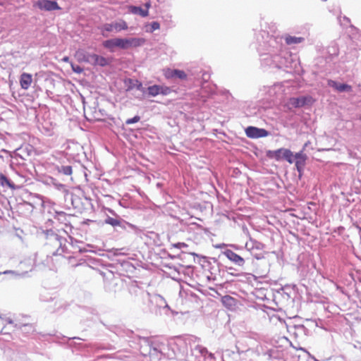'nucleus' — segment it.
I'll list each match as a JSON object with an SVG mask.
<instances>
[{
	"mask_svg": "<svg viewBox=\"0 0 361 361\" xmlns=\"http://www.w3.org/2000/svg\"><path fill=\"white\" fill-rule=\"evenodd\" d=\"M145 6L146 7V9H149V8L150 7V3L149 2H147L145 4Z\"/></svg>",
	"mask_w": 361,
	"mask_h": 361,
	"instance_id": "6e6d98bb",
	"label": "nucleus"
},
{
	"mask_svg": "<svg viewBox=\"0 0 361 361\" xmlns=\"http://www.w3.org/2000/svg\"><path fill=\"white\" fill-rule=\"evenodd\" d=\"M102 45L104 48L109 49L111 52L114 51L116 47L119 48L118 38H113L103 42Z\"/></svg>",
	"mask_w": 361,
	"mask_h": 361,
	"instance_id": "bb28decb",
	"label": "nucleus"
},
{
	"mask_svg": "<svg viewBox=\"0 0 361 361\" xmlns=\"http://www.w3.org/2000/svg\"><path fill=\"white\" fill-rule=\"evenodd\" d=\"M54 170L57 173L61 176H71L73 173V166L71 164H59L54 166Z\"/></svg>",
	"mask_w": 361,
	"mask_h": 361,
	"instance_id": "6ab92c4d",
	"label": "nucleus"
},
{
	"mask_svg": "<svg viewBox=\"0 0 361 361\" xmlns=\"http://www.w3.org/2000/svg\"><path fill=\"white\" fill-rule=\"evenodd\" d=\"M131 348L139 347L140 354L149 356L152 361H159L163 355L164 344L154 337H141L134 335L132 340H128Z\"/></svg>",
	"mask_w": 361,
	"mask_h": 361,
	"instance_id": "7ed1b4c3",
	"label": "nucleus"
},
{
	"mask_svg": "<svg viewBox=\"0 0 361 361\" xmlns=\"http://www.w3.org/2000/svg\"><path fill=\"white\" fill-rule=\"evenodd\" d=\"M0 185L5 188H9L12 190H15V187L13 183V178H8L6 175L0 173Z\"/></svg>",
	"mask_w": 361,
	"mask_h": 361,
	"instance_id": "cd10ccee",
	"label": "nucleus"
},
{
	"mask_svg": "<svg viewBox=\"0 0 361 361\" xmlns=\"http://www.w3.org/2000/svg\"><path fill=\"white\" fill-rule=\"evenodd\" d=\"M259 262H253L257 268V273L259 277H265L269 272L270 264L267 259L263 257L262 259H259Z\"/></svg>",
	"mask_w": 361,
	"mask_h": 361,
	"instance_id": "2eb2a0df",
	"label": "nucleus"
},
{
	"mask_svg": "<svg viewBox=\"0 0 361 361\" xmlns=\"http://www.w3.org/2000/svg\"><path fill=\"white\" fill-rule=\"evenodd\" d=\"M264 247V244L250 238V240L245 243L244 248L249 252L254 258L259 260L262 259L263 257H264L262 252Z\"/></svg>",
	"mask_w": 361,
	"mask_h": 361,
	"instance_id": "423d86ee",
	"label": "nucleus"
},
{
	"mask_svg": "<svg viewBox=\"0 0 361 361\" xmlns=\"http://www.w3.org/2000/svg\"><path fill=\"white\" fill-rule=\"evenodd\" d=\"M107 210L114 217L118 216L113 209H108Z\"/></svg>",
	"mask_w": 361,
	"mask_h": 361,
	"instance_id": "3c124183",
	"label": "nucleus"
},
{
	"mask_svg": "<svg viewBox=\"0 0 361 361\" xmlns=\"http://www.w3.org/2000/svg\"><path fill=\"white\" fill-rule=\"evenodd\" d=\"M129 290L130 293L140 295L142 298L147 297L150 302L156 304V305L158 306L159 308H169L165 299L160 295H154L152 296H150V294L149 293L144 291L142 289L140 288L135 285L130 286Z\"/></svg>",
	"mask_w": 361,
	"mask_h": 361,
	"instance_id": "20e7f679",
	"label": "nucleus"
},
{
	"mask_svg": "<svg viewBox=\"0 0 361 361\" xmlns=\"http://www.w3.org/2000/svg\"><path fill=\"white\" fill-rule=\"evenodd\" d=\"M344 19L346 20L347 21H349V18H348L347 17H344Z\"/></svg>",
	"mask_w": 361,
	"mask_h": 361,
	"instance_id": "052dcab7",
	"label": "nucleus"
},
{
	"mask_svg": "<svg viewBox=\"0 0 361 361\" xmlns=\"http://www.w3.org/2000/svg\"><path fill=\"white\" fill-rule=\"evenodd\" d=\"M4 321H5V322H6V324H13L14 327H15V323H20V322H19V321H18V320H16H16H13V319H11V318H10V317H6V318H4Z\"/></svg>",
	"mask_w": 361,
	"mask_h": 361,
	"instance_id": "c03bdc74",
	"label": "nucleus"
},
{
	"mask_svg": "<svg viewBox=\"0 0 361 361\" xmlns=\"http://www.w3.org/2000/svg\"><path fill=\"white\" fill-rule=\"evenodd\" d=\"M74 339H77V340H82L79 337H73V338H68V341H70L71 340H74Z\"/></svg>",
	"mask_w": 361,
	"mask_h": 361,
	"instance_id": "5fc2aeb1",
	"label": "nucleus"
},
{
	"mask_svg": "<svg viewBox=\"0 0 361 361\" xmlns=\"http://www.w3.org/2000/svg\"><path fill=\"white\" fill-rule=\"evenodd\" d=\"M307 145H308V143H307V142H306V143L304 145V147H303V148H302V152L305 150V149L306 148V147L307 146Z\"/></svg>",
	"mask_w": 361,
	"mask_h": 361,
	"instance_id": "4d7b16f0",
	"label": "nucleus"
},
{
	"mask_svg": "<svg viewBox=\"0 0 361 361\" xmlns=\"http://www.w3.org/2000/svg\"><path fill=\"white\" fill-rule=\"evenodd\" d=\"M1 274V273L0 272V274Z\"/></svg>",
	"mask_w": 361,
	"mask_h": 361,
	"instance_id": "e2e57ef3",
	"label": "nucleus"
},
{
	"mask_svg": "<svg viewBox=\"0 0 361 361\" xmlns=\"http://www.w3.org/2000/svg\"><path fill=\"white\" fill-rule=\"evenodd\" d=\"M255 47L259 56L262 66L269 68L281 69L291 73L296 68L298 61L283 45L298 44L303 42L305 38L285 35L283 37L271 35L264 30L256 34Z\"/></svg>",
	"mask_w": 361,
	"mask_h": 361,
	"instance_id": "f257e3e1",
	"label": "nucleus"
},
{
	"mask_svg": "<svg viewBox=\"0 0 361 361\" xmlns=\"http://www.w3.org/2000/svg\"><path fill=\"white\" fill-rule=\"evenodd\" d=\"M150 32H153L154 31L159 30L160 28V24L157 21H153L150 24Z\"/></svg>",
	"mask_w": 361,
	"mask_h": 361,
	"instance_id": "58836bf2",
	"label": "nucleus"
},
{
	"mask_svg": "<svg viewBox=\"0 0 361 361\" xmlns=\"http://www.w3.org/2000/svg\"><path fill=\"white\" fill-rule=\"evenodd\" d=\"M32 82V75L30 73H23L20 77V85L22 89L28 90Z\"/></svg>",
	"mask_w": 361,
	"mask_h": 361,
	"instance_id": "412c9836",
	"label": "nucleus"
},
{
	"mask_svg": "<svg viewBox=\"0 0 361 361\" xmlns=\"http://www.w3.org/2000/svg\"><path fill=\"white\" fill-rule=\"evenodd\" d=\"M245 135L251 139L265 137L271 135V133L264 128H259L255 126H248L245 129Z\"/></svg>",
	"mask_w": 361,
	"mask_h": 361,
	"instance_id": "9d476101",
	"label": "nucleus"
},
{
	"mask_svg": "<svg viewBox=\"0 0 361 361\" xmlns=\"http://www.w3.org/2000/svg\"><path fill=\"white\" fill-rule=\"evenodd\" d=\"M263 355L271 361H287L288 353L280 347H274L264 352ZM299 355H293V361H299Z\"/></svg>",
	"mask_w": 361,
	"mask_h": 361,
	"instance_id": "39448f33",
	"label": "nucleus"
},
{
	"mask_svg": "<svg viewBox=\"0 0 361 361\" xmlns=\"http://www.w3.org/2000/svg\"><path fill=\"white\" fill-rule=\"evenodd\" d=\"M194 350L195 352H198L202 356H206V355L208 353L207 349L200 345H197L195 347Z\"/></svg>",
	"mask_w": 361,
	"mask_h": 361,
	"instance_id": "c9c22d12",
	"label": "nucleus"
},
{
	"mask_svg": "<svg viewBox=\"0 0 361 361\" xmlns=\"http://www.w3.org/2000/svg\"><path fill=\"white\" fill-rule=\"evenodd\" d=\"M4 274H11L12 276H16L19 274L11 270H7L3 272Z\"/></svg>",
	"mask_w": 361,
	"mask_h": 361,
	"instance_id": "09e8293b",
	"label": "nucleus"
},
{
	"mask_svg": "<svg viewBox=\"0 0 361 361\" xmlns=\"http://www.w3.org/2000/svg\"><path fill=\"white\" fill-rule=\"evenodd\" d=\"M229 247H232L234 250L237 251H244V248L240 245H235V244H230Z\"/></svg>",
	"mask_w": 361,
	"mask_h": 361,
	"instance_id": "a18cd8bd",
	"label": "nucleus"
},
{
	"mask_svg": "<svg viewBox=\"0 0 361 361\" xmlns=\"http://www.w3.org/2000/svg\"><path fill=\"white\" fill-rule=\"evenodd\" d=\"M172 246L175 248L178 249H183V248H187L188 245L185 243H176L174 244H172Z\"/></svg>",
	"mask_w": 361,
	"mask_h": 361,
	"instance_id": "37998d69",
	"label": "nucleus"
},
{
	"mask_svg": "<svg viewBox=\"0 0 361 361\" xmlns=\"http://www.w3.org/2000/svg\"><path fill=\"white\" fill-rule=\"evenodd\" d=\"M328 85L338 92H350L352 91V87L350 85L345 83H339L333 80H329Z\"/></svg>",
	"mask_w": 361,
	"mask_h": 361,
	"instance_id": "a211bd4d",
	"label": "nucleus"
},
{
	"mask_svg": "<svg viewBox=\"0 0 361 361\" xmlns=\"http://www.w3.org/2000/svg\"><path fill=\"white\" fill-rule=\"evenodd\" d=\"M221 302L225 307L232 308L235 305V300L233 297L226 295L221 298Z\"/></svg>",
	"mask_w": 361,
	"mask_h": 361,
	"instance_id": "c85d7f7f",
	"label": "nucleus"
},
{
	"mask_svg": "<svg viewBox=\"0 0 361 361\" xmlns=\"http://www.w3.org/2000/svg\"><path fill=\"white\" fill-rule=\"evenodd\" d=\"M45 235V249L48 252L47 257L89 252V250L80 246L82 244V242L73 240L71 237H69L70 242H68L66 238L59 235L53 230H47Z\"/></svg>",
	"mask_w": 361,
	"mask_h": 361,
	"instance_id": "f03ea898",
	"label": "nucleus"
},
{
	"mask_svg": "<svg viewBox=\"0 0 361 361\" xmlns=\"http://www.w3.org/2000/svg\"><path fill=\"white\" fill-rule=\"evenodd\" d=\"M123 219H122L120 216L115 217L107 216L104 219V224L110 225L114 228H120L121 226V222H123Z\"/></svg>",
	"mask_w": 361,
	"mask_h": 361,
	"instance_id": "393cba45",
	"label": "nucleus"
},
{
	"mask_svg": "<svg viewBox=\"0 0 361 361\" xmlns=\"http://www.w3.org/2000/svg\"><path fill=\"white\" fill-rule=\"evenodd\" d=\"M15 328L20 329L26 336L35 331V327L32 324L28 323H15Z\"/></svg>",
	"mask_w": 361,
	"mask_h": 361,
	"instance_id": "b1692460",
	"label": "nucleus"
},
{
	"mask_svg": "<svg viewBox=\"0 0 361 361\" xmlns=\"http://www.w3.org/2000/svg\"><path fill=\"white\" fill-rule=\"evenodd\" d=\"M72 70L76 73H80L83 71V68L78 64L71 63Z\"/></svg>",
	"mask_w": 361,
	"mask_h": 361,
	"instance_id": "a19ab883",
	"label": "nucleus"
},
{
	"mask_svg": "<svg viewBox=\"0 0 361 361\" xmlns=\"http://www.w3.org/2000/svg\"><path fill=\"white\" fill-rule=\"evenodd\" d=\"M147 94L151 97H156L159 94V85H150L147 88Z\"/></svg>",
	"mask_w": 361,
	"mask_h": 361,
	"instance_id": "473e14b6",
	"label": "nucleus"
},
{
	"mask_svg": "<svg viewBox=\"0 0 361 361\" xmlns=\"http://www.w3.org/2000/svg\"><path fill=\"white\" fill-rule=\"evenodd\" d=\"M202 78L203 80L207 81L210 78V75L207 72H204L202 75Z\"/></svg>",
	"mask_w": 361,
	"mask_h": 361,
	"instance_id": "de8ad7c7",
	"label": "nucleus"
},
{
	"mask_svg": "<svg viewBox=\"0 0 361 361\" xmlns=\"http://www.w3.org/2000/svg\"><path fill=\"white\" fill-rule=\"evenodd\" d=\"M12 178L15 190L21 188L28 180L25 173L17 171H14Z\"/></svg>",
	"mask_w": 361,
	"mask_h": 361,
	"instance_id": "f3484780",
	"label": "nucleus"
},
{
	"mask_svg": "<svg viewBox=\"0 0 361 361\" xmlns=\"http://www.w3.org/2000/svg\"><path fill=\"white\" fill-rule=\"evenodd\" d=\"M120 228L124 231L134 234H138L141 232V230L137 226L130 224L124 219L123 222H121Z\"/></svg>",
	"mask_w": 361,
	"mask_h": 361,
	"instance_id": "4be33fe9",
	"label": "nucleus"
},
{
	"mask_svg": "<svg viewBox=\"0 0 361 361\" xmlns=\"http://www.w3.org/2000/svg\"><path fill=\"white\" fill-rule=\"evenodd\" d=\"M164 76L167 79L174 78L173 69L168 68L165 71Z\"/></svg>",
	"mask_w": 361,
	"mask_h": 361,
	"instance_id": "ea45409f",
	"label": "nucleus"
},
{
	"mask_svg": "<svg viewBox=\"0 0 361 361\" xmlns=\"http://www.w3.org/2000/svg\"><path fill=\"white\" fill-rule=\"evenodd\" d=\"M1 334H7L8 332L6 331V326H4L0 331Z\"/></svg>",
	"mask_w": 361,
	"mask_h": 361,
	"instance_id": "864d4df0",
	"label": "nucleus"
},
{
	"mask_svg": "<svg viewBox=\"0 0 361 361\" xmlns=\"http://www.w3.org/2000/svg\"><path fill=\"white\" fill-rule=\"evenodd\" d=\"M130 12L134 14H139L142 17H146L148 16L147 9H142L141 7L132 6L130 9Z\"/></svg>",
	"mask_w": 361,
	"mask_h": 361,
	"instance_id": "7c9ffc66",
	"label": "nucleus"
},
{
	"mask_svg": "<svg viewBox=\"0 0 361 361\" xmlns=\"http://www.w3.org/2000/svg\"><path fill=\"white\" fill-rule=\"evenodd\" d=\"M127 23L123 20L114 21L110 23H105L102 25L101 30L103 36H105L104 32H119L122 30H128Z\"/></svg>",
	"mask_w": 361,
	"mask_h": 361,
	"instance_id": "6e6552de",
	"label": "nucleus"
},
{
	"mask_svg": "<svg viewBox=\"0 0 361 361\" xmlns=\"http://www.w3.org/2000/svg\"><path fill=\"white\" fill-rule=\"evenodd\" d=\"M357 50H353V52H352V56H348V54L346 55V57L345 59L343 60V61H353L355 58H357Z\"/></svg>",
	"mask_w": 361,
	"mask_h": 361,
	"instance_id": "79ce46f5",
	"label": "nucleus"
},
{
	"mask_svg": "<svg viewBox=\"0 0 361 361\" xmlns=\"http://www.w3.org/2000/svg\"><path fill=\"white\" fill-rule=\"evenodd\" d=\"M301 350L305 351L302 348H300Z\"/></svg>",
	"mask_w": 361,
	"mask_h": 361,
	"instance_id": "680f3d73",
	"label": "nucleus"
},
{
	"mask_svg": "<svg viewBox=\"0 0 361 361\" xmlns=\"http://www.w3.org/2000/svg\"><path fill=\"white\" fill-rule=\"evenodd\" d=\"M36 5L40 10L46 11H52L61 9L58 3L56 1L52 0H39Z\"/></svg>",
	"mask_w": 361,
	"mask_h": 361,
	"instance_id": "dca6fc26",
	"label": "nucleus"
},
{
	"mask_svg": "<svg viewBox=\"0 0 361 361\" xmlns=\"http://www.w3.org/2000/svg\"><path fill=\"white\" fill-rule=\"evenodd\" d=\"M102 324L106 326L107 329L110 331L114 333L119 337H127L129 340H132L134 336V332L130 329H125L123 326H116V325H106L104 323L102 322Z\"/></svg>",
	"mask_w": 361,
	"mask_h": 361,
	"instance_id": "9b49d317",
	"label": "nucleus"
},
{
	"mask_svg": "<svg viewBox=\"0 0 361 361\" xmlns=\"http://www.w3.org/2000/svg\"><path fill=\"white\" fill-rule=\"evenodd\" d=\"M52 185L56 190L61 191L63 192H67L68 190L66 186L64 184L59 183L55 178H50V183Z\"/></svg>",
	"mask_w": 361,
	"mask_h": 361,
	"instance_id": "2f4dec72",
	"label": "nucleus"
},
{
	"mask_svg": "<svg viewBox=\"0 0 361 361\" xmlns=\"http://www.w3.org/2000/svg\"><path fill=\"white\" fill-rule=\"evenodd\" d=\"M140 120V116L138 115L135 116L131 118H128L126 120V123L127 125L133 124L138 122Z\"/></svg>",
	"mask_w": 361,
	"mask_h": 361,
	"instance_id": "4c0bfd02",
	"label": "nucleus"
},
{
	"mask_svg": "<svg viewBox=\"0 0 361 361\" xmlns=\"http://www.w3.org/2000/svg\"><path fill=\"white\" fill-rule=\"evenodd\" d=\"M63 61H68V57H67V56H66V57H64V58H63Z\"/></svg>",
	"mask_w": 361,
	"mask_h": 361,
	"instance_id": "13d9d810",
	"label": "nucleus"
},
{
	"mask_svg": "<svg viewBox=\"0 0 361 361\" xmlns=\"http://www.w3.org/2000/svg\"><path fill=\"white\" fill-rule=\"evenodd\" d=\"M326 53L328 56H326V60L331 61L335 56H337L339 54V49L338 45L336 43H331L326 48Z\"/></svg>",
	"mask_w": 361,
	"mask_h": 361,
	"instance_id": "a878e982",
	"label": "nucleus"
},
{
	"mask_svg": "<svg viewBox=\"0 0 361 361\" xmlns=\"http://www.w3.org/2000/svg\"><path fill=\"white\" fill-rule=\"evenodd\" d=\"M221 254L226 257L231 262L238 267H243L245 263V259L240 255L234 252L230 249H225Z\"/></svg>",
	"mask_w": 361,
	"mask_h": 361,
	"instance_id": "ddd939ff",
	"label": "nucleus"
},
{
	"mask_svg": "<svg viewBox=\"0 0 361 361\" xmlns=\"http://www.w3.org/2000/svg\"><path fill=\"white\" fill-rule=\"evenodd\" d=\"M173 90L171 87L165 86V85H159V94L163 96H167L172 92Z\"/></svg>",
	"mask_w": 361,
	"mask_h": 361,
	"instance_id": "f704fd0d",
	"label": "nucleus"
},
{
	"mask_svg": "<svg viewBox=\"0 0 361 361\" xmlns=\"http://www.w3.org/2000/svg\"><path fill=\"white\" fill-rule=\"evenodd\" d=\"M295 329L299 334H303L304 335L308 334V329L302 324L295 325Z\"/></svg>",
	"mask_w": 361,
	"mask_h": 361,
	"instance_id": "e433bc0d",
	"label": "nucleus"
},
{
	"mask_svg": "<svg viewBox=\"0 0 361 361\" xmlns=\"http://www.w3.org/2000/svg\"><path fill=\"white\" fill-rule=\"evenodd\" d=\"M145 39L141 37L118 38L119 48L128 49L142 46Z\"/></svg>",
	"mask_w": 361,
	"mask_h": 361,
	"instance_id": "1a4fd4ad",
	"label": "nucleus"
},
{
	"mask_svg": "<svg viewBox=\"0 0 361 361\" xmlns=\"http://www.w3.org/2000/svg\"><path fill=\"white\" fill-rule=\"evenodd\" d=\"M25 273H27V271H25V272L20 274V276H24ZM19 274L18 276H20V274Z\"/></svg>",
	"mask_w": 361,
	"mask_h": 361,
	"instance_id": "bf43d9fd",
	"label": "nucleus"
},
{
	"mask_svg": "<svg viewBox=\"0 0 361 361\" xmlns=\"http://www.w3.org/2000/svg\"><path fill=\"white\" fill-rule=\"evenodd\" d=\"M313 102V98L311 96H300L298 97H293L290 99V104L295 108L312 105Z\"/></svg>",
	"mask_w": 361,
	"mask_h": 361,
	"instance_id": "4468645a",
	"label": "nucleus"
},
{
	"mask_svg": "<svg viewBox=\"0 0 361 361\" xmlns=\"http://www.w3.org/2000/svg\"><path fill=\"white\" fill-rule=\"evenodd\" d=\"M267 155L269 159H274L276 161L285 159L290 164L294 161L293 152L290 149L285 148H280L276 150H269L267 152Z\"/></svg>",
	"mask_w": 361,
	"mask_h": 361,
	"instance_id": "0eeeda50",
	"label": "nucleus"
},
{
	"mask_svg": "<svg viewBox=\"0 0 361 361\" xmlns=\"http://www.w3.org/2000/svg\"><path fill=\"white\" fill-rule=\"evenodd\" d=\"M126 84L128 87L127 90H131L135 88L139 91L145 92V88L143 87L142 83L138 80L128 78L126 80Z\"/></svg>",
	"mask_w": 361,
	"mask_h": 361,
	"instance_id": "5701e85b",
	"label": "nucleus"
},
{
	"mask_svg": "<svg viewBox=\"0 0 361 361\" xmlns=\"http://www.w3.org/2000/svg\"><path fill=\"white\" fill-rule=\"evenodd\" d=\"M294 157L295 159V167L297 169V171L300 174L305 165L307 156L302 152V150H301L299 152H297Z\"/></svg>",
	"mask_w": 361,
	"mask_h": 361,
	"instance_id": "aec40b11",
	"label": "nucleus"
},
{
	"mask_svg": "<svg viewBox=\"0 0 361 361\" xmlns=\"http://www.w3.org/2000/svg\"><path fill=\"white\" fill-rule=\"evenodd\" d=\"M85 61L93 66L104 67L110 63L109 59L96 54H88L85 56Z\"/></svg>",
	"mask_w": 361,
	"mask_h": 361,
	"instance_id": "f8f14e48",
	"label": "nucleus"
},
{
	"mask_svg": "<svg viewBox=\"0 0 361 361\" xmlns=\"http://www.w3.org/2000/svg\"><path fill=\"white\" fill-rule=\"evenodd\" d=\"M71 347H77L78 345H80V343H76L75 342H71L69 343Z\"/></svg>",
	"mask_w": 361,
	"mask_h": 361,
	"instance_id": "603ef678",
	"label": "nucleus"
},
{
	"mask_svg": "<svg viewBox=\"0 0 361 361\" xmlns=\"http://www.w3.org/2000/svg\"><path fill=\"white\" fill-rule=\"evenodd\" d=\"M229 246V245L225 244V243H220L215 245L216 248L218 249H226V247Z\"/></svg>",
	"mask_w": 361,
	"mask_h": 361,
	"instance_id": "49530a36",
	"label": "nucleus"
},
{
	"mask_svg": "<svg viewBox=\"0 0 361 361\" xmlns=\"http://www.w3.org/2000/svg\"><path fill=\"white\" fill-rule=\"evenodd\" d=\"M25 204L27 207V209H31L32 211V209L35 208L33 204L31 203L25 202Z\"/></svg>",
	"mask_w": 361,
	"mask_h": 361,
	"instance_id": "8fccbe9b",
	"label": "nucleus"
},
{
	"mask_svg": "<svg viewBox=\"0 0 361 361\" xmlns=\"http://www.w3.org/2000/svg\"><path fill=\"white\" fill-rule=\"evenodd\" d=\"M54 218L59 221L60 223L66 225L69 221V216L64 212H56Z\"/></svg>",
	"mask_w": 361,
	"mask_h": 361,
	"instance_id": "c756f323",
	"label": "nucleus"
},
{
	"mask_svg": "<svg viewBox=\"0 0 361 361\" xmlns=\"http://www.w3.org/2000/svg\"><path fill=\"white\" fill-rule=\"evenodd\" d=\"M174 78H179L180 80H185L187 74L184 71L179 69H173Z\"/></svg>",
	"mask_w": 361,
	"mask_h": 361,
	"instance_id": "72a5a7b5",
	"label": "nucleus"
}]
</instances>
